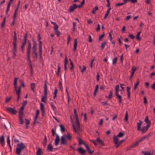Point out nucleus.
<instances>
[{
  "label": "nucleus",
  "mask_w": 155,
  "mask_h": 155,
  "mask_svg": "<svg viewBox=\"0 0 155 155\" xmlns=\"http://www.w3.org/2000/svg\"><path fill=\"white\" fill-rule=\"evenodd\" d=\"M35 87V85L34 83H32L31 84V90L33 91L34 92H35L34 88Z\"/></svg>",
  "instance_id": "e433bc0d"
},
{
  "label": "nucleus",
  "mask_w": 155,
  "mask_h": 155,
  "mask_svg": "<svg viewBox=\"0 0 155 155\" xmlns=\"http://www.w3.org/2000/svg\"><path fill=\"white\" fill-rule=\"evenodd\" d=\"M13 48L12 49L13 58H15L16 56L17 38L16 36H13Z\"/></svg>",
  "instance_id": "39448f33"
},
{
  "label": "nucleus",
  "mask_w": 155,
  "mask_h": 155,
  "mask_svg": "<svg viewBox=\"0 0 155 155\" xmlns=\"http://www.w3.org/2000/svg\"><path fill=\"white\" fill-rule=\"evenodd\" d=\"M46 100H45V97L42 96L41 99V101L42 102H45V103H46Z\"/></svg>",
  "instance_id": "bf43d9fd"
},
{
  "label": "nucleus",
  "mask_w": 155,
  "mask_h": 155,
  "mask_svg": "<svg viewBox=\"0 0 155 155\" xmlns=\"http://www.w3.org/2000/svg\"><path fill=\"white\" fill-rule=\"evenodd\" d=\"M124 134L122 132H120L117 135L118 137H121L123 136Z\"/></svg>",
  "instance_id": "37998d69"
},
{
  "label": "nucleus",
  "mask_w": 155,
  "mask_h": 155,
  "mask_svg": "<svg viewBox=\"0 0 155 155\" xmlns=\"http://www.w3.org/2000/svg\"><path fill=\"white\" fill-rule=\"evenodd\" d=\"M74 113L75 117V124L77 126V130H81L80 124L79 122L78 114L76 112V110L75 108L74 109Z\"/></svg>",
  "instance_id": "423d86ee"
},
{
  "label": "nucleus",
  "mask_w": 155,
  "mask_h": 155,
  "mask_svg": "<svg viewBox=\"0 0 155 155\" xmlns=\"http://www.w3.org/2000/svg\"><path fill=\"white\" fill-rule=\"evenodd\" d=\"M31 48V45L29 41H28V47L27 49V59L28 61V64L31 69H33L31 64V61L30 59V54Z\"/></svg>",
  "instance_id": "7ed1b4c3"
},
{
  "label": "nucleus",
  "mask_w": 155,
  "mask_h": 155,
  "mask_svg": "<svg viewBox=\"0 0 155 155\" xmlns=\"http://www.w3.org/2000/svg\"><path fill=\"white\" fill-rule=\"evenodd\" d=\"M78 140L79 141V145H81V144H85L84 143V142L80 138H78Z\"/></svg>",
  "instance_id": "c03bdc74"
},
{
  "label": "nucleus",
  "mask_w": 155,
  "mask_h": 155,
  "mask_svg": "<svg viewBox=\"0 0 155 155\" xmlns=\"http://www.w3.org/2000/svg\"><path fill=\"white\" fill-rule=\"evenodd\" d=\"M36 44L35 42L34 41L33 43V47H32V51H36Z\"/></svg>",
  "instance_id": "7c9ffc66"
},
{
  "label": "nucleus",
  "mask_w": 155,
  "mask_h": 155,
  "mask_svg": "<svg viewBox=\"0 0 155 155\" xmlns=\"http://www.w3.org/2000/svg\"><path fill=\"white\" fill-rule=\"evenodd\" d=\"M107 43L106 41H104L103 43H101V48L102 50L104 49V48L105 46L106 45Z\"/></svg>",
  "instance_id": "ea45409f"
},
{
  "label": "nucleus",
  "mask_w": 155,
  "mask_h": 155,
  "mask_svg": "<svg viewBox=\"0 0 155 155\" xmlns=\"http://www.w3.org/2000/svg\"><path fill=\"white\" fill-rule=\"evenodd\" d=\"M141 141H140V140L138 141H137V142H136L134 143H133L131 145L132 146V147H133V148H134L135 147H136L138 145V144L139 143H140Z\"/></svg>",
  "instance_id": "cd10ccee"
},
{
  "label": "nucleus",
  "mask_w": 155,
  "mask_h": 155,
  "mask_svg": "<svg viewBox=\"0 0 155 155\" xmlns=\"http://www.w3.org/2000/svg\"><path fill=\"white\" fill-rule=\"evenodd\" d=\"M42 152L41 148H39L36 152V155H41Z\"/></svg>",
  "instance_id": "c756f323"
},
{
  "label": "nucleus",
  "mask_w": 155,
  "mask_h": 155,
  "mask_svg": "<svg viewBox=\"0 0 155 155\" xmlns=\"http://www.w3.org/2000/svg\"><path fill=\"white\" fill-rule=\"evenodd\" d=\"M136 39L139 41H140L141 40V38L140 37V35H137L136 36Z\"/></svg>",
  "instance_id": "0e129e2a"
},
{
  "label": "nucleus",
  "mask_w": 155,
  "mask_h": 155,
  "mask_svg": "<svg viewBox=\"0 0 155 155\" xmlns=\"http://www.w3.org/2000/svg\"><path fill=\"white\" fill-rule=\"evenodd\" d=\"M47 150L49 151H51L53 150V147L51 143L49 144L47 147Z\"/></svg>",
  "instance_id": "5701e85b"
},
{
  "label": "nucleus",
  "mask_w": 155,
  "mask_h": 155,
  "mask_svg": "<svg viewBox=\"0 0 155 155\" xmlns=\"http://www.w3.org/2000/svg\"><path fill=\"white\" fill-rule=\"evenodd\" d=\"M77 44V39L76 38H75L74 39V47L73 48V50L74 51H75L76 49Z\"/></svg>",
  "instance_id": "c85d7f7f"
},
{
  "label": "nucleus",
  "mask_w": 155,
  "mask_h": 155,
  "mask_svg": "<svg viewBox=\"0 0 155 155\" xmlns=\"http://www.w3.org/2000/svg\"><path fill=\"white\" fill-rule=\"evenodd\" d=\"M119 90V86L117 85L115 87V94L117 98L119 99V103L120 104L122 101L121 96L119 95L118 94V92Z\"/></svg>",
  "instance_id": "0eeeda50"
},
{
  "label": "nucleus",
  "mask_w": 155,
  "mask_h": 155,
  "mask_svg": "<svg viewBox=\"0 0 155 155\" xmlns=\"http://www.w3.org/2000/svg\"><path fill=\"white\" fill-rule=\"evenodd\" d=\"M110 9H111V8H110V7L108 8V9L107 10V11L105 13V14L104 16V19H106L107 18V17L108 16L110 13Z\"/></svg>",
  "instance_id": "bb28decb"
},
{
  "label": "nucleus",
  "mask_w": 155,
  "mask_h": 155,
  "mask_svg": "<svg viewBox=\"0 0 155 155\" xmlns=\"http://www.w3.org/2000/svg\"><path fill=\"white\" fill-rule=\"evenodd\" d=\"M151 88L154 90H155V83L154 82L152 84L151 86Z\"/></svg>",
  "instance_id": "774afa93"
},
{
  "label": "nucleus",
  "mask_w": 155,
  "mask_h": 155,
  "mask_svg": "<svg viewBox=\"0 0 155 155\" xmlns=\"http://www.w3.org/2000/svg\"><path fill=\"white\" fill-rule=\"evenodd\" d=\"M54 31L55 32V33L57 35V36H58L60 35V32L58 31V26L57 25V24L54 25Z\"/></svg>",
  "instance_id": "f8f14e48"
},
{
  "label": "nucleus",
  "mask_w": 155,
  "mask_h": 155,
  "mask_svg": "<svg viewBox=\"0 0 155 155\" xmlns=\"http://www.w3.org/2000/svg\"><path fill=\"white\" fill-rule=\"evenodd\" d=\"M38 117V116L35 115V116L34 118V120L33 123V125L34 126L36 124V122L37 119Z\"/></svg>",
  "instance_id": "5fc2aeb1"
},
{
  "label": "nucleus",
  "mask_w": 155,
  "mask_h": 155,
  "mask_svg": "<svg viewBox=\"0 0 155 155\" xmlns=\"http://www.w3.org/2000/svg\"><path fill=\"white\" fill-rule=\"evenodd\" d=\"M113 32V31L111 30L110 32L109 33V37L110 38V41H111L112 40V37L111 36V33Z\"/></svg>",
  "instance_id": "13d9d810"
},
{
  "label": "nucleus",
  "mask_w": 155,
  "mask_h": 155,
  "mask_svg": "<svg viewBox=\"0 0 155 155\" xmlns=\"http://www.w3.org/2000/svg\"><path fill=\"white\" fill-rule=\"evenodd\" d=\"M112 96V91L111 90L110 91V94H109L108 97V99H110Z\"/></svg>",
  "instance_id": "de8ad7c7"
},
{
  "label": "nucleus",
  "mask_w": 155,
  "mask_h": 155,
  "mask_svg": "<svg viewBox=\"0 0 155 155\" xmlns=\"http://www.w3.org/2000/svg\"><path fill=\"white\" fill-rule=\"evenodd\" d=\"M59 126L60 127V129L61 132H64L65 131V128L64 127L62 124L60 125Z\"/></svg>",
  "instance_id": "a18cd8bd"
},
{
  "label": "nucleus",
  "mask_w": 155,
  "mask_h": 155,
  "mask_svg": "<svg viewBox=\"0 0 155 155\" xmlns=\"http://www.w3.org/2000/svg\"><path fill=\"white\" fill-rule=\"evenodd\" d=\"M78 8V5L75 4H73L72 5L70 6L69 7L68 12H71L74 11V9Z\"/></svg>",
  "instance_id": "9d476101"
},
{
  "label": "nucleus",
  "mask_w": 155,
  "mask_h": 155,
  "mask_svg": "<svg viewBox=\"0 0 155 155\" xmlns=\"http://www.w3.org/2000/svg\"><path fill=\"white\" fill-rule=\"evenodd\" d=\"M117 59V57H115L113 60V64H114L116 63Z\"/></svg>",
  "instance_id": "6e6d98bb"
},
{
  "label": "nucleus",
  "mask_w": 155,
  "mask_h": 155,
  "mask_svg": "<svg viewBox=\"0 0 155 155\" xmlns=\"http://www.w3.org/2000/svg\"><path fill=\"white\" fill-rule=\"evenodd\" d=\"M6 109L8 113L12 114L15 115L17 113V111L15 110V108H14L11 107L7 108Z\"/></svg>",
  "instance_id": "1a4fd4ad"
},
{
  "label": "nucleus",
  "mask_w": 155,
  "mask_h": 155,
  "mask_svg": "<svg viewBox=\"0 0 155 155\" xmlns=\"http://www.w3.org/2000/svg\"><path fill=\"white\" fill-rule=\"evenodd\" d=\"M129 37L131 38L132 39H134L135 38V36H134L132 34H129Z\"/></svg>",
  "instance_id": "680f3d73"
},
{
  "label": "nucleus",
  "mask_w": 155,
  "mask_h": 155,
  "mask_svg": "<svg viewBox=\"0 0 155 155\" xmlns=\"http://www.w3.org/2000/svg\"><path fill=\"white\" fill-rule=\"evenodd\" d=\"M151 135V133H150L148 135H146L143 137H142L141 139H140V141L141 142L143 140L145 139H148L149 137Z\"/></svg>",
  "instance_id": "6ab92c4d"
},
{
  "label": "nucleus",
  "mask_w": 155,
  "mask_h": 155,
  "mask_svg": "<svg viewBox=\"0 0 155 155\" xmlns=\"http://www.w3.org/2000/svg\"><path fill=\"white\" fill-rule=\"evenodd\" d=\"M104 32L100 36L99 38V41H101L102 39L104 38Z\"/></svg>",
  "instance_id": "864d4df0"
},
{
  "label": "nucleus",
  "mask_w": 155,
  "mask_h": 155,
  "mask_svg": "<svg viewBox=\"0 0 155 155\" xmlns=\"http://www.w3.org/2000/svg\"><path fill=\"white\" fill-rule=\"evenodd\" d=\"M26 147V146L23 143H18L16 149V153L18 155H20L21 151Z\"/></svg>",
  "instance_id": "20e7f679"
},
{
  "label": "nucleus",
  "mask_w": 155,
  "mask_h": 155,
  "mask_svg": "<svg viewBox=\"0 0 155 155\" xmlns=\"http://www.w3.org/2000/svg\"><path fill=\"white\" fill-rule=\"evenodd\" d=\"M58 90L57 88L55 87V90L54 93V99H55L56 97V95L57 93Z\"/></svg>",
  "instance_id": "49530a36"
},
{
  "label": "nucleus",
  "mask_w": 155,
  "mask_h": 155,
  "mask_svg": "<svg viewBox=\"0 0 155 155\" xmlns=\"http://www.w3.org/2000/svg\"><path fill=\"white\" fill-rule=\"evenodd\" d=\"M140 83L139 81L138 80L137 81V82L134 85V89L136 90L137 88V86L139 85Z\"/></svg>",
  "instance_id": "58836bf2"
},
{
  "label": "nucleus",
  "mask_w": 155,
  "mask_h": 155,
  "mask_svg": "<svg viewBox=\"0 0 155 155\" xmlns=\"http://www.w3.org/2000/svg\"><path fill=\"white\" fill-rule=\"evenodd\" d=\"M92 39L91 38V36L90 35L88 36V41L90 43H91L92 42Z\"/></svg>",
  "instance_id": "052dcab7"
},
{
  "label": "nucleus",
  "mask_w": 155,
  "mask_h": 155,
  "mask_svg": "<svg viewBox=\"0 0 155 155\" xmlns=\"http://www.w3.org/2000/svg\"><path fill=\"white\" fill-rule=\"evenodd\" d=\"M68 63V60L67 58V56H66L64 60V70L66 71L67 70V64Z\"/></svg>",
  "instance_id": "412c9836"
},
{
  "label": "nucleus",
  "mask_w": 155,
  "mask_h": 155,
  "mask_svg": "<svg viewBox=\"0 0 155 155\" xmlns=\"http://www.w3.org/2000/svg\"><path fill=\"white\" fill-rule=\"evenodd\" d=\"M27 33H26L24 36V38H23V41H26L27 40Z\"/></svg>",
  "instance_id": "4d7b16f0"
},
{
  "label": "nucleus",
  "mask_w": 155,
  "mask_h": 155,
  "mask_svg": "<svg viewBox=\"0 0 155 155\" xmlns=\"http://www.w3.org/2000/svg\"><path fill=\"white\" fill-rule=\"evenodd\" d=\"M18 78L16 77L15 78L14 81V89L16 91V93L17 95V101L18 102L20 97L21 87H19L17 89V82Z\"/></svg>",
  "instance_id": "f03ea898"
},
{
  "label": "nucleus",
  "mask_w": 155,
  "mask_h": 155,
  "mask_svg": "<svg viewBox=\"0 0 155 155\" xmlns=\"http://www.w3.org/2000/svg\"><path fill=\"white\" fill-rule=\"evenodd\" d=\"M150 127L149 124H147L146 126L143 127L142 128L140 129V130L143 133H144L148 130Z\"/></svg>",
  "instance_id": "9b49d317"
},
{
  "label": "nucleus",
  "mask_w": 155,
  "mask_h": 155,
  "mask_svg": "<svg viewBox=\"0 0 155 155\" xmlns=\"http://www.w3.org/2000/svg\"><path fill=\"white\" fill-rule=\"evenodd\" d=\"M47 81H45V84H44V96L45 97V99L46 100V96L47 94V86L46 84Z\"/></svg>",
  "instance_id": "4468645a"
},
{
  "label": "nucleus",
  "mask_w": 155,
  "mask_h": 155,
  "mask_svg": "<svg viewBox=\"0 0 155 155\" xmlns=\"http://www.w3.org/2000/svg\"><path fill=\"white\" fill-rule=\"evenodd\" d=\"M96 141L97 142L99 143L101 146H103L104 145L103 141H102V140H101L100 138L99 137H98L97 138Z\"/></svg>",
  "instance_id": "a878e982"
},
{
  "label": "nucleus",
  "mask_w": 155,
  "mask_h": 155,
  "mask_svg": "<svg viewBox=\"0 0 155 155\" xmlns=\"http://www.w3.org/2000/svg\"><path fill=\"white\" fill-rule=\"evenodd\" d=\"M20 82L21 84V86L20 87L22 86L24 87H25V85L24 84L23 81L22 80H20Z\"/></svg>",
  "instance_id": "603ef678"
},
{
  "label": "nucleus",
  "mask_w": 155,
  "mask_h": 155,
  "mask_svg": "<svg viewBox=\"0 0 155 155\" xmlns=\"http://www.w3.org/2000/svg\"><path fill=\"white\" fill-rule=\"evenodd\" d=\"M139 122L137 123V130H140V126L142 123V122L141 121L139 120Z\"/></svg>",
  "instance_id": "393cba45"
},
{
  "label": "nucleus",
  "mask_w": 155,
  "mask_h": 155,
  "mask_svg": "<svg viewBox=\"0 0 155 155\" xmlns=\"http://www.w3.org/2000/svg\"><path fill=\"white\" fill-rule=\"evenodd\" d=\"M70 117V118H71V124H72V126L73 130H74V131L77 134H78V132L80 130H77V128H75V126H74V121H73V119L72 118L71 116Z\"/></svg>",
  "instance_id": "ddd939ff"
},
{
  "label": "nucleus",
  "mask_w": 155,
  "mask_h": 155,
  "mask_svg": "<svg viewBox=\"0 0 155 155\" xmlns=\"http://www.w3.org/2000/svg\"><path fill=\"white\" fill-rule=\"evenodd\" d=\"M118 137L114 135L113 136V141L114 143L116 145H118L119 143L118 142Z\"/></svg>",
  "instance_id": "dca6fc26"
},
{
  "label": "nucleus",
  "mask_w": 155,
  "mask_h": 155,
  "mask_svg": "<svg viewBox=\"0 0 155 155\" xmlns=\"http://www.w3.org/2000/svg\"><path fill=\"white\" fill-rule=\"evenodd\" d=\"M40 109L41 110L42 113H44V106L42 103H40Z\"/></svg>",
  "instance_id": "c9c22d12"
},
{
  "label": "nucleus",
  "mask_w": 155,
  "mask_h": 155,
  "mask_svg": "<svg viewBox=\"0 0 155 155\" xmlns=\"http://www.w3.org/2000/svg\"><path fill=\"white\" fill-rule=\"evenodd\" d=\"M141 152L144 154V155H152V154H151L150 152H149L147 151L144 152V151H142Z\"/></svg>",
  "instance_id": "a19ab883"
},
{
  "label": "nucleus",
  "mask_w": 155,
  "mask_h": 155,
  "mask_svg": "<svg viewBox=\"0 0 155 155\" xmlns=\"http://www.w3.org/2000/svg\"><path fill=\"white\" fill-rule=\"evenodd\" d=\"M51 132L52 134V136L53 137H54V135L55 134V132L54 131V129H52L51 130Z\"/></svg>",
  "instance_id": "69168bd1"
},
{
  "label": "nucleus",
  "mask_w": 155,
  "mask_h": 155,
  "mask_svg": "<svg viewBox=\"0 0 155 155\" xmlns=\"http://www.w3.org/2000/svg\"><path fill=\"white\" fill-rule=\"evenodd\" d=\"M56 137L54 141V144L55 145H57L59 142V138L58 135V134L56 135Z\"/></svg>",
  "instance_id": "f3484780"
},
{
  "label": "nucleus",
  "mask_w": 155,
  "mask_h": 155,
  "mask_svg": "<svg viewBox=\"0 0 155 155\" xmlns=\"http://www.w3.org/2000/svg\"><path fill=\"white\" fill-rule=\"evenodd\" d=\"M84 145L86 147L87 150L88 151L89 153H92L93 152V151H91L88 146L86 144H84Z\"/></svg>",
  "instance_id": "473e14b6"
},
{
  "label": "nucleus",
  "mask_w": 155,
  "mask_h": 155,
  "mask_svg": "<svg viewBox=\"0 0 155 155\" xmlns=\"http://www.w3.org/2000/svg\"><path fill=\"white\" fill-rule=\"evenodd\" d=\"M78 151L81 154H84L86 153V151L83 149L81 147H80L78 149Z\"/></svg>",
  "instance_id": "a211bd4d"
},
{
  "label": "nucleus",
  "mask_w": 155,
  "mask_h": 155,
  "mask_svg": "<svg viewBox=\"0 0 155 155\" xmlns=\"http://www.w3.org/2000/svg\"><path fill=\"white\" fill-rule=\"evenodd\" d=\"M83 69L81 70V72L82 73H83L86 70V67L84 65H83Z\"/></svg>",
  "instance_id": "e2e57ef3"
},
{
  "label": "nucleus",
  "mask_w": 155,
  "mask_h": 155,
  "mask_svg": "<svg viewBox=\"0 0 155 155\" xmlns=\"http://www.w3.org/2000/svg\"><path fill=\"white\" fill-rule=\"evenodd\" d=\"M27 101L26 100L24 101L22 104V106L24 107L27 104Z\"/></svg>",
  "instance_id": "338daca9"
},
{
  "label": "nucleus",
  "mask_w": 155,
  "mask_h": 155,
  "mask_svg": "<svg viewBox=\"0 0 155 155\" xmlns=\"http://www.w3.org/2000/svg\"><path fill=\"white\" fill-rule=\"evenodd\" d=\"M6 18V17H5L3 19V22L1 24V27L2 28L4 26V25L5 22Z\"/></svg>",
  "instance_id": "8fccbe9b"
},
{
  "label": "nucleus",
  "mask_w": 155,
  "mask_h": 155,
  "mask_svg": "<svg viewBox=\"0 0 155 155\" xmlns=\"http://www.w3.org/2000/svg\"><path fill=\"white\" fill-rule=\"evenodd\" d=\"M12 98V97H6L5 99V102L6 103H7L10 101L11 99Z\"/></svg>",
  "instance_id": "79ce46f5"
},
{
  "label": "nucleus",
  "mask_w": 155,
  "mask_h": 155,
  "mask_svg": "<svg viewBox=\"0 0 155 155\" xmlns=\"http://www.w3.org/2000/svg\"><path fill=\"white\" fill-rule=\"evenodd\" d=\"M47 139L46 136H45L42 142V143L44 147H45L47 143Z\"/></svg>",
  "instance_id": "b1692460"
},
{
  "label": "nucleus",
  "mask_w": 155,
  "mask_h": 155,
  "mask_svg": "<svg viewBox=\"0 0 155 155\" xmlns=\"http://www.w3.org/2000/svg\"><path fill=\"white\" fill-rule=\"evenodd\" d=\"M39 53L40 61H41L42 59V48H38Z\"/></svg>",
  "instance_id": "2f4dec72"
},
{
  "label": "nucleus",
  "mask_w": 155,
  "mask_h": 155,
  "mask_svg": "<svg viewBox=\"0 0 155 155\" xmlns=\"http://www.w3.org/2000/svg\"><path fill=\"white\" fill-rule=\"evenodd\" d=\"M128 113L126 111L125 116L124 118V120L126 121L127 122L128 121Z\"/></svg>",
  "instance_id": "09e8293b"
},
{
  "label": "nucleus",
  "mask_w": 155,
  "mask_h": 155,
  "mask_svg": "<svg viewBox=\"0 0 155 155\" xmlns=\"http://www.w3.org/2000/svg\"><path fill=\"white\" fill-rule=\"evenodd\" d=\"M38 41L39 42L38 48H42V41H40L41 38L40 34H38Z\"/></svg>",
  "instance_id": "2eb2a0df"
},
{
  "label": "nucleus",
  "mask_w": 155,
  "mask_h": 155,
  "mask_svg": "<svg viewBox=\"0 0 155 155\" xmlns=\"http://www.w3.org/2000/svg\"><path fill=\"white\" fill-rule=\"evenodd\" d=\"M0 143L2 147H4L5 145L4 139L3 136H2L0 138Z\"/></svg>",
  "instance_id": "aec40b11"
},
{
  "label": "nucleus",
  "mask_w": 155,
  "mask_h": 155,
  "mask_svg": "<svg viewBox=\"0 0 155 155\" xmlns=\"http://www.w3.org/2000/svg\"><path fill=\"white\" fill-rule=\"evenodd\" d=\"M24 113L23 111H19V118L20 120V123L21 124H23V117Z\"/></svg>",
  "instance_id": "6e6552de"
},
{
  "label": "nucleus",
  "mask_w": 155,
  "mask_h": 155,
  "mask_svg": "<svg viewBox=\"0 0 155 155\" xmlns=\"http://www.w3.org/2000/svg\"><path fill=\"white\" fill-rule=\"evenodd\" d=\"M98 9V7L97 6H96L94 8H93L91 11V13L92 14H94L95 13V12Z\"/></svg>",
  "instance_id": "f704fd0d"
},
{
  "label": "nucleus",
  "mask_w": 155,
  "mask_h": 155,
  "mask_svg": "<svg viewBox=\"0 0 155 155\" xmlns=\"http://www.w3.org/2000/svg\"><path fill=\"white\" fill-rule=\"evenodd\" d=\"M32 56L33 58H35L36 59L38 58V54L36 52V51H32Z\"/></svg>",
  "instance_id": "4c0bfd02"
},
{
  "label": "nucleus",
  "mask_w": 155,
  "mask_h": 155,
  "mask_svg": "<svg viewBox=\"0 0 155 155\" xmlns=\"http://www.w3.org/2000/svg\"><path fill=\"white\" fill-rule=\"evenodd\" d=\"M148 117L147 116L146 117V118L145 119L144 121L146 122V123L147 124H149V126H150V121L149 120H148Z\"/></svg>",
  "instance_id": "72a5a7b5"
},
{
  "label": "nucleus",
  "mask_w": 155,
  "mask_h": 155,
  "mask_svg": "<svg viewBox=\"0 0 155 155\" xmlns=\"http://www.w3.org/2000/svg\"><path fill=\"white\" fill-rule=\"evenodd\" d=\"M66 93H67V96H68V104H69V102H70V97H69V93H68V89L67 88L66 89Z\"/></svg>",
  "instance_id": "3c124183"
},
{
  "label": "nucleus",
  "mask_w": 155,
  "mask_h": 155,
  "mask_svg": "<svg viewBox=\"0 0 155 155\" xmlns=\"http://www.w3.org/2000/svg\"><path fill=\"white\" fill-rule=\"evenodd\" d=\"M72 139V136L69 133L66 135H63L60 139L61 144V145H67L68 141H71Z\"/></svg>",
  "instance_id": "f257e3e1"
},
{
  "label": "nucleus",
  "mask_w": 155,
  "mask_h": 155,
  "mask_svg": "<svg viewBox=\"0 0 155 155\" xmlns=\"http://www.w3.org/2000/svg\"><path fill=\"white\" fill-rule=\"evenodd\" d=\"M13 0H9V1L8 4V5H7V10H6V14H8V12L9 10L10 7V6L11 4V1H13Z\"/></svg>",
  "instance_id": "4be33fe9"
}]
</instances>
